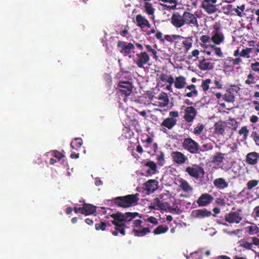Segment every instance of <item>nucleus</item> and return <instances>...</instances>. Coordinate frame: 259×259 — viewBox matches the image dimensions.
I'll return each mask as SVG.
<instances>
[{
  "label": "nucleus",
  "mask_w": 259,
  "mask_h": 259,
  "mask_svg": "<svg viewBox=\"0 0 259 259\" xmlns=\"http://www.w3.org/2000/svg\"><path fill=\"white\" fill-rule=\"evenodd\" d=\"M174 41V48L181 52L187 53L192 47L193 37H184L179 34L172 35Z\"/></svg>",
  "instance_id": "nucleus-1"
},
{
  "label": "nucleus",
  "mask_w": 259,
  "mask_h": 259,
  "mask_svg": "<svg viewBox=\"0 0 259 259\" xmlns=\"http://www.w3.org/2000/svg\"><path fill=\"white\" fill-rule=\"evenodd\" d=\"M139 193L130 194L123 196H118L113 199L114 205L122 208H128L133 206L139 200Z\"/></svg>",
  "instance_id": "nucleus-2"
},
{
  "label": "nucleus",
  "mask_w": 259,
  "mask_h": 259,
  "mask_svg": "<svg viewBox=\"0 0 259 259\" xmlns=\"http://www.w3.org/2000/svg\"><path fill=\"white\" fill-rule=\"evenodd\" d=\"M183 147L192 154H197L200 151L204 152L205 150H200L199 145L191 138H187L184 140L182 143Z\"/></svg>",
  "instance_id": "nucleus-3"
},
{
  "label": "nucleus",
  "mask_w": 259,
  "mask_h": 259,
  "mask_svg": "<svg viewBox=\"0 0 259 259\" xmlns=\"http://www.w3.org/2000/svg\"><path fill=\"white\" fill-rule=\"evenodd\" d=\"M185 171L191 177L196 179L203 178L205 171L203 167L197 164H193L191 166H188Z\"/></svg>",
  "instance_id": "nucleus-4"
},
{
  "label": "nucleus",
  "mask_w": 259,
  "mask_h": 259,
  "mask_svg": "<svg viewBox=\"0 0 259 259\" xmlns=\"http://www.w3.org/2000/svg\"><path fill=\"white\" fill-rule=\"evenodd\" d=\"M118 88L117 93L120 96L126 97L131 95L133 91V85L129 81H120L117 85ZM117 90V89H116Z\"/></svg>",
  "instance_id": "nucleus-5"
},
{
  "label": "nucleus",
  "mask_w": 259,
  "mask_h": 259,
  "mask_svg": "<svg viewBox=\"0 0 259 259\" xmlns=\"http://www.w3.org/2000/svg\"><path fill=\"white\" fill-rule=\"evenodd\" d=\"M142 170H145V175L149 176L158 172L156 163L151 160L142 162Z\"/></svg>",
  "instance_id": "nucleus-6"
},
{
  "label": "nucleus",
  "mask_w": 259,
  "mask_h": 259,
  "mask_svg": "<svg viewBox=\"0 0 259 259\" xmlns=\"http://www.w3.org/2000/svg\"><path fill=\"white\" fill-rule=\"evenodd\" d=\"M217 0H204L202 3V8L209 14L215 13L218 11V5H215Z\"/></svg>",
  "instance_id": "nucleus-7"
},
{
  "label": "nucleus",
  "mask_w": 259,
  "mask_h": 259,
  "mask_svg": "<svg viewBox=\"0 0 259 259\" xmlns=\"http://www.w3.org/2000/svg\"><path fill=\"white\" fill-rule=\"evenodd\" d=\"M117 47L120 49V53L124 56H126L131 53L132 50L135 49V46L131 42L126 44V42L121 40L118 41Z\"/></svg>",
  "instance_id": "nucleus-8"
},
{
  "label": "nucleus",
  "mask_w": 259,
  "mask_h": 259,
  "mask_svg": "<svg viewBox=\"0 0 259 259\" xmlns=\"http://www.w3.org/2000/svg\"><path fill=\"white\" fill-rule=\"evenodd\" d=\"M171 23L176 28H179L185 25L183 14L181 15L180 13L175 12L171 17Z\"/></svg>",
  "instance_id": "nucleus-9"
},
{
  "label": "nucleus",
  "mask_w": 259,
  "mask_h": 259,
  "mask_svg": "<svg viewBox=\"0 0 259 259\" xmlns=\"http://www.w3.org/2000/svg\"><path fill=\"white\" fill-rule=\"evenodd\" d=\"M196 109L193 106L187 107L184 110V118L188 123L193 121L197 115Z\"/></svg>",
  "instance_id": "nucleus-10"
},
{
  "label": "nucleus",
  "mask_w": 259,
  "mask_h": 259,
  "mask_svg": "<svg viewBox=\"0 0 259 259\" xmlns=\"http://www.w3.org/2000/svg\"><path fill=\"white\" fill-rule=\"evenodd\" d=\"M170 156L172 161L178 164H184L188 160V157L180 151H172Z\"/></svg>",
  "instance_id": "nucleus-11"
},
{
  "label": "nucleus",
  "mask_w": 259,
  "mask_h": 259,
  "mask_svg": "<svg viewBox=\"0 0 259 259\" xmlns=\"http://www.w3.org/2000/svg\"><path fill=\"white\" fill-rule=\"evenodd\" d=\"M137 57L136 63L139 68H144V65L149 61L150 58L148 54L145 52H141L136 55Z\"/></svg>",
  "instance_id": "nucleus-12"
},
{
  "label": "nucleus",
  "mask_w": 259,
  "mask_h": 259,
  "mask_svg": "<svg viewBox=\"0 0 259 259\" xmlns=\"http://www.w3.org/2000/svg\"><path fill=\"white\" fill-rule=\"evenodd\" d=\"M209 60H213V59L210 58L205 59L203 57H200V60H198L199 68L203 71L213 69L214 64L209 62ZM213 61H216L217 60L214 59Z\"/></svg>",
  "instance_id": "nucleus-13"
},
{
  "label": "nucleus",
  "mask_w": 259,
  "mask_h": 259,
  "mask_svg": "<svg viewBox=\"0 0 259 259\" xmlns=\"http://www.w3.org/2000/svg\"><path fill=\"white\" fill-rule=\"evenodd\" d=\"M155 102L158 104L159 107H166L169 103V98L166 93L162 92L158 96L154 98Z\"/></svg>",
  "instance_id": "nucleus-14"
},
{
  "label": "nucleus",
  "mask_w": 259,
  "mask_h": 259,
  "mask_svg": "<svg viewBox=\"0 0 259 259\" xmlns=\"http://www.w3.org/2000/svg\"><path fill=\"white\" fill-rule=\"evenodd\" d=\"M185 24L197 26L198 21L196 17L193 14L185 11L183 13Z\"/></svg>",
  "instance_id": "nucleus-15"
},
{
  "label": "nucleus",
  "mask_w": 259,
  "mask_h": 259,
  "mask_svg": "<svg viewBox=\"0 0 259 259\" xmlns=\"http://www.w3.org/2000/svg\"><path fill=\"white\" fill-rule=\"evenodd\" d=\"M213 200V197L208 193L202 194L197 200L199 206H205L210 204Z\"/></svg>",
  "instance_id": "nucleus-16"
},
{
  "label": "nucleus",
  "mask_w": 259,
  "mask_h": 259,
  "mask_svg": "<svg viewBox=\"0 0 259 259\" xmlns=\"http://www.w3.org/2000/svg\"><path fill=\"white\" fill-rule=\"evenodd\" d=\"M225 220L230 224H238L242 220V217L238 211H234L227 214L225 216Z\"/></svg>",
  "instance_id": "nucleus-17"
},
{
  "label": "nucleus",
  "mask_w": 259,
  "mask_h": 259,
  "mask_svg": "<svg viewBox=\"0 0 259 259\" xmlns=\"http://www.w3.org/2000/svg\"><path fill=\"white\" fill-rule=\"evenodd\" d=\"M259 161V153L255 151L247 153L245 156V162L250 165H256Z\"/></svg>",
  "instance_id": "nucleus-18"
},
{
  "label": "nucleus",
  "mask_w": 259,
  "mask_h": 259,
  "mask_svg": "<svg viewBox=\"0 0 259 259\" xmlns=\"http://www.w3.org/2000/svg\"><path fill=\"white\" fill-rule=\"evenodd\" d=\"M212 215L211 211L206 208L194 210L192 212V215L195 218L199 219L209 217Z\"/></svg>",
  "instance_id": "nucleus-19"
},
{
  "label": "nucleus",
  "mask_w": 259,
  "mask_h": 259,
  "mask_svg": "<svg viewBox=\"0 0 259 259\" xmlns=\"http://www.w3.org/2000/svg\"><path fill=\"white\" fill-rule=\"evenodd\" d=\"M136 22L137 25L141 28L145 27L150 28L151 26L148 20L141 14H138L136 16Z\"/></svg>",
  "instance_id": "nucleus-20"
},
{
  "label": "nucleus",
  "mask_w": 259,
  "mask_h": 259,
  "mask_svg": "<svg viewBox=\"0 0 259 259\" xmlns=\"http://www.w3.org/2000/svg\"><path fill=\"white\" fill-rule=\"evenodd\" d=\"M145 187L148 194L153 193L158 188V181L156 180H149L145 183Z\"/></svg>",
  "instance_id": "nucleus-21"
},
{
  "label": "nucleus",
  "mask_w": 259,
  "mask_h": 259,
  "mask_svg": "<svg viewBox=\"0 0 259 259\" xmlns=\"http://www.w3.org/2000/svg\"><path fill=\"white\" fill-rule=\"evenodd\" d=\"M215 133L219 135L224 136L225 134V128L226 125L225 122L222 120L215 123L214 125Z\"/></svg>",
  "instance_id": "nucleus-22"
},
{
  "label": "nucleus",
  "mask_w": 259,
  "mask_h": 259,
  "mask_svg": "<svg viewBox=\"0 0 259 259\" xmlns=\"http://www.w3.org/2000/svg\"><path fill=\"white\" fill-rule=\"evenodd\" d=\"M82 214L85 215L94 214L96 212V206L89 203H84L82 206Z\"/></svg>",
  "instance_id": "nucleus-23"
},
{
  "label": "nucleus",
  "mask_w": 259,
  "mask_h": 259,
  "mask_svg": "<svg viewBox=\"0 0 259 259\" xmlns=\"http://www.w3.org/2000/svg\"><path fill=\"white\" fill-rule=\"evenodd\" d=\"M175 87L178 89H182L185 87L187 82L186 78L185 77L182 75L176 77L175 80H174Z\"/></svg>",
  "instance_id": "nucleus-24"
},
{
  "label": "nucleus",
  "mask_w": 259,
  "mask_h": 259,
  "mask_svg": "<svg viewBox=\"0 0 259 259\" xmlns=\"http://www.w3.org/2000/svg\"><path fill=\"white\" fill-rule=\"evenodd\" d=\"M177 121L176 118L167 117L162 121L161 125L171 130L177 124Z\"/></svg>",
  "instance_id": "nucleus-25"
},
{
  "label": "nucleus",
  "mask_w": 259,
  "mask_h": 259,
  "mask_svg": "<svg viewBox=\"0 0 259 259\" xmlns=\"http://www.w3.org/2000/svg\"><path fill=\"white\" fill-rule=\"evenodd\" d=\"M241 62L242 60L240 58L233 59L232 57H228L224 60V65L229 67L238 65Z\"/></svg>",
  "instance_id": "nucleus-26"
},
{
  "label": "nucleus",
  "mask_w": 259,
  "mask_h": 259,
  "mask_svg": "<svg viewBox=\"0 0 259 259\" xmlns=\"http://www.w3.org/2000/svg\"><path fill=\"white\" fill-rule=\"evenodd\" d=\"M213 185L217 189L221 190L228 187V183L222 178L215 179L213 181Z\"/></svg>",
  "instance_id": "nucleus-27"
},
{
  "label": "nucleus",
  "mask_w": 259,
  "mask_h": 259,
  "mask_svg": "<svg viewBox=\"0 0 259 259\" xmlns=\"http://www.w3.org/2000/svg\"><path fill=\"white\" fill-rule=\"evenodd\" d=\"M144 9L145 12L149 16H151V18L154 19V13L155 9L153 8V5L151 3L146 2L144 3Z\"/></svg>",
  "instance_id": "nucleus-28"
},
{
  "label": "nucleus",
  "mask_w": 259,
  "mask_h": 259,
  "mask_svg": "<svg viewBox=\"0 0 259 259\" xmlns=\"http://www.w3.org/2000/svg\"><path fill=\"white\" fill-rule=\"evenodd\" d=\"M179 186L183 191L185 192H190L192 191V187L186 180L181 179L179 180Z\"/></svg>",
  "instance_id": "nucleus-29"
},
{
  "label": "nucleus",
  "mask_w": 259,
  "mask_h": 259,
  "mask_svg": "<svg viewBox=\"0 0 259 259\" xmlns=\"http://www.w3.org/2000/svg\"><path fill=\"white\" fill-rule=\"evenodd\" d=\"M211 39L216 45H220L224 40V36L223 34L219 32H215L211 37Z\"/></svg>",
  "instance_id": "nucleus-30"
},
{
  "label": "nucleus",
  "mask_w": 259,
  "mask_h": 259,
  "mask_svg": "<svg viewBox=\"0 0 259 259\" xmlns=\"http://www.w3.org/2000/svg\"><path fill=\"white\" fill-rule=\"evenodd\" d=\"M224 155L225 154H223L221 152H217L212 158V162L217 165L221 164L225 158Z\"/></svg>",
  "instance_id": "nucleus-31"
},
{
  "label": "nucleus",
  "mask_w": 259,
  "mask_h": 259,
  "mask_svg": "<svg viewBox=\"0 0 259 259\" xmlns=\"http://www.w3.org/2000/svg\"><path fill=\"white\" fill-rule=\"evenodd\" d=\"M132 232L135 236L142 237L150 233V230L149 228H143L141 230L134 229L133 230Z\"/></svg>",
  "instance_id": "nucleus-32"
},
{
  "label": "nucleus",
  "mask_w": 259,
  "mask_h": 259,
  "mask_svg": "<svg viewBox=\"0 0 259 259\" xmlns=\"http://www.w3.org/2000/svg\"><path fill=\"white\" fill-rule=\"evenodd\" d=\"M124 222H130L137 216H139L140 218H141V215L138 212H127L124 213Z\"/></svg>",
  "instance_id": "nucleus-33"
},
{
  "label": "nucleus",
  "mask_w": 259,
  "mask_h": 259,
  "mask_svg": "<svg viewBox=\"0 0 259 259\" xmlns=\"http://www.w3.org/2000/svg\"><path fill=\"white\" fill-rule=\"evenodd\" d=\"M159 79L163 82H166L169 84H173L174 82V78L172 75L168 76L165 73H161L159 76Z\"/></svg>",
  "instance_id": "nucleus-34"
},
{
  "label": "nucleus",
  "mask_w": 259,
  "mask_h": 259,
  "mask_svg": "<svg viewBox=\"0 0 259 259\" xmlns=\"http://www.w3.org/2000/svg\"><path fill=\"white\" fill-rule=\"evenodd\" d=\"M202 249H201L191 253L187 258L188 259H202Z\"/></svg>",
  "instance_id": "nucleus-35"
},
{
  "label": "nucleus",
  "mask_w": 259,
  "mask_h": 259,
  "mask_svg": "<svg viewBox=\"0 0 259 259\" xmlns=\"http://www.w3.org/2000/svg\"><path fill=\"white\" fill-rule=\"evenodd\" d=\"M168 230V227L166 226L159 225L153 231V233L155 235H159L166 232Z\"/></svg>",
  "instance_id": "nucleus-36"
},
{
  "label": "nucleus",
  "mask_w": 259,
  "mask_h": 259,
  "mask_svg": "<svg viewBox=\"0 0 259 259\" xmlns=\"http://www.w3.org/2000/svg\"><path fill=\"white\" fill-rule=\"evenodd\" d=\"M82 140L81 138H76L74 139V142L71 143L70 146L72 149L77 150L82 146Z\"/></svg>",
  "instance_id": "nucleus-37"
},
{
  "label": "nucleus",
  "mask_w": 259,
  "mask_h": 259,
  "mask_svg": "<svg viewBox=\"0 0 259 259\" xmlns=\"http://www.w3.org/2000/svg\"><path fill=\"white\" fill-rule=\"evenodd\" d=\"M227 123L226 126H228L233 131H236L238 127V122L233 118H230Z\"/></svg>",
  "instance_id": "nucleus-38"
},
{
  "label": "nucleus",
  "mask_w": 259,
  "mask_h": 259,
  "mask_svg": "<svg viewBox=\"0 0 259 259\" xmlns=\"http://www.w3.org/2000/svg\"><path fill=\"white\" fill-rule=\"evenodd\" d=\"M245 9V6L244 5L241 6H237L236 8H233L231 9V11H234L237 14V15L240 17H242L243 13L242 12L244 11ZM245 15V14H243Z\"/></svg>",
  "instance_id": "nucleus-39"
},
{
  "label": "nucleus",
  "mask_w": 259,
  "mask_h": 259,
  "mask_svg": "<svg viewBox=\"0 0 259 259\" xmlns=\"http://www.w3.org/2000/svg\"><path fill=\"white\" fill-rule=\"evenodd\" d=\"M259 183L258 180H251L248 181L246 184V188L248 190H252L254 187H256Z\"/></svg>",
  "instance_id": "nucleus-40"
},
{
  "label": "nucleus",
  "mask_w": 259,
  "mask_h": 259,
  "mask_svg": "<svg viewBox=\"0 0 259 259\" xmlns=\"http://www.w3.org/2000/svg\"><path fill=\"white\" fill-rule=\"evenodd\" d=\"M124 213H122L121 212L113 213L111 215V218H112L114 219V220L122 222H124Z\"/></svg>",
  "instance_id": "nucleus-41"
},
{
  "label": "nucleus",
  "mask_w": 259,
  "mask_h": 259,
  "mask_svg": "<svg viewBox=\"0 0 259 259\" xmlns=\"http://www.w3.org/2000/svg\"><path fill=\"white\" fill-rule=\"evenodd\" d=\"M204 128V124L202 123H199L198 125L194 128L193 133L196 135H199L202 133Z\"/></svg>",
  "instance_id": "nucleus-42"
},
{
  "label": "nucleus",
  "mask_w": 259,
  "mask_h": 259,
  "mask_svg": "<svg viewBox=\"0 0 259 259\" xmlns=\"http://www.w3.org/2000/svg\"><path fill=\"white\" fill-rule=\"evenodd\" d=\"M211 82V79L209 78L206 79L202 81L201 87L204 92L208 91L209 88V84Z\"/></svg>",
  "instance_id": "nucleus-43"
},
{
  "label": "nucleus",
  "mask_w": 259,
  "mask_h": 259,
  "mask_svg": "<svg viewBox=\"0 0 259 259\" xmlns=\"http://www.w3.org/2000/svg\"><path fill=\"white\" fill-rule=\"evenodd\" d=\"M251 48H246L245 49H243L240 53V56L249 58L250 57L249 54L251 52Z\"/></svg>",
  "instance_id": "nucleus-44"
},
{
  "label": "nucleus",
  "mask_w": 259,
  "mask_h": 259,
  "mask_svg": "<svg viewBox=\"0 0 259 259\" xmlns=\"http://www.w3.org/2000/svg\"><path fill=\"white\" fill-rule=\"evenodd\" d=\"M199 54V51L198 50L195 49L193 50L191 52V55H189L188 56L187 58L189 60H191L192 59L193 57H196V58L194 60H200V57H198V55Z\"/></svg>",
  "instance_id": "nucleus-45"
},
{
  "label": "nucleus",
  "mask_w": 259,
  "mask_h": 259,
  "mask_svg": "<svg viewBox=\"0 0 259 259\" xmlns=\"http://www.w3.org/2000/svg\"><path fill=\"white\" fill-rule=\"evenodd\" d=\"M107 226V224L103 222H101L99 223H97L95 224V229L96 230H100L104 231L106 229V227Z\"/></svg>",
  "instance_id": "nucleus-46"
},
{
  "label": "nucleus",
  "mask_w": 259,
  "mask_h": 259,
  "mask_svg": "<svg viewBox=\"0 0 259 259\" xmlns=\"http://www.w3.org/2000/svg\"><path fill=\"white\" fill-rule=\"evenodd\" d=\"M211 48L213 49L214 54L219 57H222L223 56V53L222 52L221 49L220 47H217L215 45L211 46Z\"/></svg>",
  "instance_id": "nucleus-47"
},
{
  "label": "nucleus",
  "mask_w": 259,
  "mask_h": 259,
  "mask_svg": "<svg viewBox=\"0 0 259 259\" xmlns=\"http://www.w3.org/2000/svg\"><path fill=\"white\" fill-rule=\"evenodd\" d=\"M249 131L247 129V126H244L241 128V129L239 131V134L241 135H243V137L244 139L247 138Z\"/></svg>",
  "instance_id": "nucleus-48"
},
{
  "label": "nucleus",
  "mask_w": 259,
  "mask_h": 259,
  "mask_svg": "<svg viewBox=\"0 0 259 259\" xmlns=\"http://www.w3.org/2000/svg\"><path fill=\"white\" fill-rule=\"evenodd\" d=\"M247 79L245 81V83L246 84L250 85L252 83H255L254 79L255 77L253 74L250 73L247 75Z\"/></svg>",
  "instance_id": "nucleus-49"
},
{
  "label": "nucleus",
  "mask_w": 259,
  "mask_h": 259,
  "mask_svg": "<svg viewBox=\"0 0 259 259\" xmlns=\"http://www.w3.org/2000/svg\"><path fill=\"white\" fill-rule=\"evenodd\" d=\"M249 234H255L257 233L258 228L256 226H250L248 227Z\"/></svg>",
  "instance_id": "nucleus-50"
},
{
  "label": "nucleus",
  "mask_w": 259,
  "mask_h": 259,
  "mask_svg": "<svg viewBox=\"0 0 259 259\" xmlns=\"http://www.w3.org/2000/svg\"><path fill=\"white\" fill-rule=\"evenodd\" d=\"M146 222L151 223L153 224L154 225H157L158 224V222L157 219L154 217H150L147 218L146 220Z\"/></svg>",
  "instance_id": "nucleus-51"
},
{
  "label": "nucleus",
  "mask_w": 259,
  "mask_h": 259,
  "mask_svg": "<svg viewBox=\"0 0 259 259\" xmlns=\"http://www.w3.org/2000/svg\"><path fill=\"white\" fill-rule=\"evenodd\" d=\"M200 40L201 42L206 44L210 42V38L207 35H203L200 37Z\"/></svg>",
  "instance_id": "nucleus-52"
},
{
  "label": "nucleus",
  "mask_w": 259,
  "mask_h": 259,
  "mask_svg": "<svg viewBox=\"0 0 259 259\" xmlns=\"http://www.w3.org/2000/svg\"><path fill=\"white\" fill-rule=\"evenodd\" d=\"M54 157L58 159V160L59 161L61 159L64 157V155L62 154L61 152L55 150L53 152Z\"/></svg>",
  "instance_id": "nucleus-53"
},
{
  "label": "nucleus",
  "mask_w": 259,
  "mask_h": 259,
  "mask_svg": "<svg viewBox=\"0 0 259 259\" xmlns=\"http://www.w3.org/2000/svg\"><path fill=\"white\" fill-rule=\"evenodd\" d=\"M240 246L243 248H245L247 249L252 250V243H250L248 242H245L244 243L241 244L240 245Z\"/></svg>",
  "instance_id": "nucleus-54"
},
{
  "label": "nucleus",
  "mask_w": 259,
  "mask_h": 259,
  "mask_svg": "<svg viewBox=\"0 0 259 259\" xmlns=\"http://www.w3.org/2000/svg\"><path fill=\"white\" fill-rule=\"evenodd\" d=\"M259 136V130L257 128L254 127L251 132V137L254 140L255 138Z\"/></svg>",
  "instance_id": "nucleus-55"
},
{
  "label": "nucleus",
  "mask_w": 259,
  "mask_h": 259,
  "mask_svg": "<svg viewBox=\"0 0 259 259\" xmlns=\"http://www.w3.org/2000/svg\"><path fill=\"white\" fill-rule=\"evenodd\" d=\"M198 91L196 90H192L191 92L187 93L186 95H185L184 97H187L188 98H191L192 97L193 95H194L195 96H198Z\"/></svg>",
  "instance_id": "nucleus-56"
},
{
  "label": "nucleus",
  "mask_w": 259,
  "mask_h": 259,
  "mask_svg": "<svg viewBox=\"0 0 259 259\" xmlns=\"http://www.w3.org/2000/svg\"><path fill=\"white\" fill-rule=\"evenodd\" d=\"M146 48L147 49V51L149 52H151L152 53V54L155 56V57H157L156 56V54H157V52L156 51L152 48L151 46L149 45H146Z\"/></svg>",
  "instance_id": "nucleus-57"
},
{
  "label": "nucleus",
  "mask_w": 259,
  "mask_h": 259,
  "mask_svg": "<svg viewBox=\"0 0 259 259\" xmlns=\"http://www.w3.org/2000/svg\"><path fill=\"white\" fill-rule=\"evenodd\" d=\"M251 69L256 72H259V62H256L251 64Z\"/></svg>",
  "instance_id": "nucleus-58"
},
{
  "label": "nucleus",
  "mask_w": 259,
  "mask_h": 259,
  "mask_svg": "<svg viewBox=\"0 0 259 259\" xmlns=\"http://www.w3.org/2000/svg\"><path fill=\"white\" fill-rule=\"evenodd\" d=\"M252 214L254 218H259V205L254 207L253 210Z\"/></svg>",
  "instance_id": "nucleus-59"
},
{
  "label": "nucleus",
  "mask_w": 259,
  "mask_h": 259,
  "mask_svg": "<svg viewBox=\"0 0 259 259\" xmlns=\"http://www.w3.org/2000/svg\"><path fill=\"white\" fill-rule=\"evenodd\" d=\"M122 222H119L116 220H113L112 223L116 226V227L119 228L125 226V224L122 223Z\"/></svg>",
  "instance_id": "nucleus-60"
},
{
  "label": "nucleus",
  "mask_w": 259,
  "mask_h": 259,
  "mask_svg": "<svg viewBox=\"0 0 259 259\" xmlns=\"http://www.w3.org/2000/svg\"><path fill=\"white\" fill-rule=\"evenodd\" d=\"M155 37L157 39L160 40L162 42H164L165 40V39H163L162 37V33L160 31H158L156 33Z\"/></svg>",
  "instance_id": "nucleus-61"
},
{
  "label": "nucleus",
  "mask_w": 259,
  "mask_h": 259,
  "mask_svg": "<svg viewBox=\"0 0 259 259\" xmlns=\"http://www.w3.org/2000/svg\"><path fill=\"white\" fill-rule=\"evenodd\" d=\"M157 160L158 162H161L164 160V154L163 152H160V154L157 157Z\"/></svg>",
  "instance_id": "nucleus-62"
},
{
  "label": "nucleus",
  "mask_w": 259,
  "mask_h": 259,
  "mask_svg": "<svg viewBox=\"0 0 259 259\" xmlns=\"http://www.w3.org/2000/svg\"><path fill=\"white\" fill-rule=\"evenodd\" d=\"M170 117L174 118L178 117L179 116V113L178 111H170L169 114Z\"/></svg>",
  "instance_id": "nucleus-63"
},
{
  "label": "nucleus",
  "mask_w": 259,
  "mask_h": 259,
  "mask_svg": "<svg viewBox=\"0 0 259 259\" xmlns=\"http://www.w3.org/2000/svg\"><path fill=\"white\" fill-rule=\"evenodd\" d=\"M252 244L258 246L259 245V238H256V237H253L252 238Z\"/></svg>",
  "instance_id": "nucleus-64"
}]
</instances>
